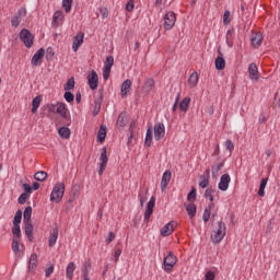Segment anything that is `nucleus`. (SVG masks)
I'll list each match as a JSON object with an SVG mask.
<instances>
[{
	"instance_id": "1",
	"label": "nucleus",
	"mask_w": 280,
	"mask_h": 280,
	"mask_svg": "<svg viewBox=\"0 0 280 280\" xmlns=\"http://www.w3.org/2000/svg\"><path fill=\"white\" fill-rule=\"evenodd\" d=\"M49 113H54L55 115H60L62 119L68 120V126L71 124V117L69 116V109H67V105L65 103H57L48 105Z\"/></svg>"
},
{
	"instance_id": "2",
	"label": "nucleus",
	"mask_w": 280,
	"mask_h": 280,
	"mask_svg": "<svg viewBox=\"0 0 280 280\" xmlns=\"http://www.w3.org/2000/svg\"><path fill=\"white\" fill-rule=\"evenodd\" d=\"M224 235H226V224L220 221L217 229L213 231V234L211 235L213 244H220V242L224 240Z\"/></svg>"
},
{
	"instance_id": "3",
	"label": "nucleus",
	"mask_w": 280,
	"mask_h": 280,
	"mask_svg": "<svg viewBox=\"0 0 280 280\" xmlns=\"http://www.w3.org/2000/svg\"><path fill=\"white\" fill-rule=\"evenodd\" d=\"M65 196V183H57L52 191L50 194V200L51 202H60L62 200V197Z\"/></svg>"
},
{
	"instance_id": "4",
	"label": "nucleus",
	"mask_w": 280,
	"mask_h": 280,
	"mask_svg": "<svg viewBox=\"0 0 280 280\" xmlns=\"http://www.w3.org/2000/svg\"><path fill=\"white\" fill-rule=\"evenodd\" d=\"M20 40L24 43L25 47H32L34 45V35H32V32L27 28H23L20 32Z\"/></svg>"
},
{
	"instance_id": "5",
	"label": "nucleus",
	"mask_w": 280,
	"mask_h": 280,
	"mask_svg": "<svg viewBox=\"0 0 280 280\" xmlns=\"http://www.w3.org/2000/svg\"><path fill=\"white\" fill-rule=\"evenodd\" d=\"M177 261L178 259L176 258V256L172 252H170L168 255L164 258L165 272H172Z\"/></svg>"
},
{
	"instance_id": "6",
	"label": "nucleus",
	"mask_w": 280,
	"mask_h": 280,
	"mask_svg": "<svg viewBox=\"0 0 280 280\" xmlns=\"http://www.w3.org/2000/svg\"><path fill=\"white\" fill-rule=\"evenodd\" d=\"M115 65V58L113 56L106 57L104 69H103V79L108 80L110 78V69Z\"/></svg>"
},
{
	"instance_id": "7",
	"label": "nucleus",
	"mask_w": 280,
	"mask_h": 280,
	"mask_svg": "<svg viewBox=\"0 0 280 280\" xmlns=\"http://www.w3.org/2000/svg\"><path fill=\"white\" fill-rule=\"evenodd\" d=\"M174 25H176V14L170 11L164 16V30H172Z\"/></svg>"
},
{
	"instance_id": "8",
	"label": "nucleus",
	"mask_w": 280,
	"mask_h": 280,
	"mask_svg": "<svg viewBox=\"0 0 280 280\" xmlns=\"http://www.w3.org/2000/svg\"><path fill=\"white\" fill-rule=\"evenodd\" d=\"M88 84L92 91H95L100 84V78L97 77V72L92 70L90 74H88Z\"/></svg>"
},
{
	"instance_id": "9",
	"label": "nucleus",
	"mask_w": 280,
	"mask_h": 280,
	"mask_svg": "<svg viewBox=\"0 0 280 280\" xmlns=\"http://www.w3.org/2000/svg\"><path fill=\"white\" fill-rule=\"evenodd\" d=\"M100 161L101 163H100L98 175L102 176L104 174V171L106 170V166L108 165V155L106 154V147L102 149Z\"/></svg>"
},
{
	"instance_id": "10",
	"label": "nucleus",
	"mask_w": 280,
	"mask_h": 280,
	"mask_svg": "<svg viewBox=\"0 0 280 280\" xmlns=\"http://www.w3.org/2000/svg\"><path fill=\"white\" fill-rule=\"evenodd\" d=\"M153 130L155 141H161L165 137V125L163 122L155 124Z\"/></svg>"
},
{
	"instance_id": "11",
	"label": "nucleus",
	"mask_w": 280,
	"mask_h": 280,
	"mask_svg": "<svg viewBox=\"0 0 280 280\" xmlns=\"http://www.w3.org/2000/svg\"><path fill=\"white\" fill-rule=\"evenodd\" d=\"M154 205H156V198L151 197L150 201L147 205V210L144 212V222H150L152 213H154Z\"/></svg>"
},
{
	"instance_id": "12",
	"label": "nucleus",
	"mask_w": 280,
	"mask_h": 280,
	"mask_svg": "<svg viewBox=\"0 0 280 280\" xmlns=\"http://www.w3.org/2000/svg\"><path fill=\"white\" fill-rule=\"evenodd\" d=\"M43 58H45V49H38L32 58L33 67H40L43 65Z\"/></svg>"
},
{
	"instance_id": "13",
	"label": "nucleus",
	"mask_w": 280,
	"mask_h": 280,
	"mask_svg": "<svg viewBox=\"0 0 280 280\" xmlns=\"http://www.w3.org/2000/svg\"><path fill=\"white\" fill-rule=\"evenodd\" d=\"M218 54L219 56L215 58V61H214L215 69L218 71H224V69L226 68V61L224 60V57H223L224 55L220 49H218Z\"/></svg>"
},
{
	"instance_id": "14",
	"label": "nucleus",
	"mask_w": 280,
	"mask_h": 280,
	"mask_svg": "<svg viewBox=\"0 0 280 280\" xmlns=\"http://www.w3.org/2000/svg\"><path fill=\"white\" fill-rule=\"evenodd\" d=\"M84 43V33L80 32L73 37L72 51H78Z\"/></svg>"
},
{
	"instance_id": "15",
	"label": "nucleus",
	"mask_w": 280,
	"mask_h": 280,
	"mask_svg": "<svg viewBox=\"0 0 280 280\" xmlns=\"http://www.w3.org/2000/svg\"><path fill=\"white\" fill-rule=\"evenodd\" d=\"M176 229V222L171 221L161 230V235L163 237H167L174 233V230Z\"/></svg>"
},
{
	"instance_id": "16",
	"label": "nucleus",
	"mask_w": 280,
	"mask_h": 280,
	"mask_svg": "<svg viewBox=\"0 0 280 280\" xmlns=\"http://www.w3.org/2000/svg\"><path fill=\"white\" fill-rule=\"evenodd\" d=\"M26 14H27V10L25 8L20 9L18 12V15H14L11 19L12 27H18L19 25H21V18L25 16Z\"/></svg>"
},
{
	"instance_id": "17",
	"label": "nucleus",
	"mask_w": 280,
	"mask_h": 280,
	"mask_svg": "<svg viewBox=\"0 0 280 280\" xmlns=\"http://www.w3.org/2000/svg\"><path fill=\"white\" fill-rule=\"evenodd\" d=\"M230 183H231V175L230 174H223L220 178L219 189L221 191H226V189H229V184Z\"/></svg>"
},
{
	"instance_id": "18",
	"label": "nucleus",
	"mask_w": 280,
	"mask_h": 280,
	"mask_svg": "<svg viewBox=\"0 0 280 280\" xmlns=\"http://www.w3.org/2000/svg\"><path fill=\"white\" fill-rule=\"evenodd\" d=\"M170 180H172V171H165L161 180L162 191H165V189H167V185H170Z\"/></svg>"
},
{
	"instance_id": "19",
	"label": "nucleus",
	"mask_w": 280,
	"mask_h": 280,
	"mask_svg": "<svg viewBox=\"0 0 280 280\" xmlns=\"http://www.w3.org/2000/svg\"><path fill=\"white\" fill-rule=\"evenodd\" d=\"M248 73H249L250 80H255V82L259 80V70L257 68V65L250 63L248 67Z\"/></svg>"
},
{
	"instance_id": "20",
	"label": "nucleus",
	"mask_w": 280,
	"mask_h": 280,
	"mask_svg": "<svg viewBox=\"0 0 280 280\" xmlns=\"http://www.w3.org/2000/svg\"><path fill=\"white\" fill-rule=\"evenodd\" d=\"M253 47L257 48L264 42V35L261 33H254L250 36Z\"/></svg>"
},
{
	"instance_id": "21",
	"label": "nucleus",
	"mask_w": 280,
	"mask_h": 280,
	"mask_svg": "<svg viewBox=\"0 0 280 280\" xmlns=\"http://www.w3.org/2000/svg\"><path fill=\"white\" fill-rule=\"evenodd\" d=\"M38 266V255L32 254L28 260V270L30 272H34Z\"/></svg>"
},
{
	"instance_id": "22",
	"label": "nucleus",
	"mask_w": 280,
	"mask_h": 280,
	"mask_svg": "<svg viewBox=\"0 0 280 280\" xmlns=\"http://www.w3.org/2000/svg\"><path fill=\"white\" fill-rule=\"evenodd\" d=\"M24 224L26 237H28V241L34 242V225H32V222H24Z\"/></svg>"
},
{
	"instance_id": "23",
	"label": "nucleus",
	"mask_w": 280,
	"mask_h": 280,
	"mask_svg": "<svg viewBox=\"0 0 280 280\" xmlns=\"http://www.w3.org/2000/svg\"><path fill=\"white\" fill-rule=\"evenodd\" d=\"M129 121L128 114L126 112H122L119 114L118 119H117V126L120 128H124V126H127Z\"/></svg>"
},
{
	"instance_id": "24",
	"label": "nucleus",
	"mask_w": 280,
	"mask_h": 280,
	"mask_svg": "<svg viewBox=\"0 0 280 280\" xmlns=\"http://www.w3.org/2000/svg\"><path fill=\"white\" fill-rule=\"evenodd\" d=\"M213 209H215V203L214 202H211L206 209H205V212H203V215H202V219H203V222H209V219L211 218V211H213Z\"/></svg>"
},
{
	"instance_id": "25",
	"label": "nucleus",
	"mask_w": 280,
	"mask_h": 280,
	"mask_svg": "<svg viewBox=\"0 0 280 280\" xmlns=\"http://www.w3.org/2000/svg\"><path fill=\"white\" fill-rule=\"evenodd\" d=\"M56 242H58V228L52 229V232L49 236L48 246L50 248L56 246Z\"/></svg>"
},
{
	"instance_id": "26",
	"label": "nucleus",
	"mask_w": 280,
	"mask_h": 280,
	"mask_svg": "<svg viewBox=\"0 0 280 280\" xmlns=\"http://www.w3.org/2000/svg\"><path fill=\"white\" fill-rule=\"evenodd\" d=\"M132 86V81L130 79H127L121 84V97H126L128 95V91H130V88Z\"/></svg>"
},
{
	"instance_id": "27",
	"label": "nucleus",
	"mask_w": 280,
	"mask_h": 280,
	"mask_svg": "<svg viewBox=\"0 0 280 280\" xmlns=\"http://www.w3.org/2000/svg\"><path fill=\"white\" fill-rule=\"evenodd\" d=\"M189 104H191L190 97L183 98V101L179 103V110H183V113H187V110L189 109Z\"/></svg>"
},
{
	"instance_id": "28",
	"label": "nucleus",
	"mask_w": 280,
	"mask_h": 280,
	"mask_svg": "<svg viewBox=\"0 0 280 280\" xmlns=\"http://www.w3.org/2000/svg\"><path fill=\"white\" fill-rule=\"evenodd\" d=\"M144 145H145L147 148H151V147H152V126H150V127L147 129Z\"/></svg>"
},
{
	"instance_id": "29",
	"label": "nucleus",
	"mask_w": 280,
	"mask_h": 280,
	"mask_svg": "<svg viewBox=\"0 0 280 280\" xmlns=\"http://www.w3.org/2000/svg\"><path fill=\"white\" fill-rule=\"evenodd\" d=\"M154 90V79H147L144 84H143V91L145 93H150V91Z\"/></svg>"
},
{
	"instance_id": "30",
	"label": "nucleus",
	"mask_w": 280,
	"mask_h": 280,
	"mask_svg": "<svg viewBox=\"0 0 280 280\" xmlns=\"http://www.w3.org/2000/svg\"><path fill=\"white\" fill-rule=\"evenodd\" d=\"M58 133L61 139H69V137H71V129H69L68 127H61L59 128Z\"/></svg>"
},
{
	"instance_id": "31",
	"label": "nucleus",
	"mask_w": 280,
	"mask_h": 280,
	"mask_svg": "<svg viewBox=\"0 0 280 280\" xmlns=\"http://www.w3.org/2000/svg\"><path fill=\"white\" fill-rule=\"evenodd\" d=\"M62 19H65V14L62 13V11H56L52 15L54 25H59Z\"/></svg>"
},
{
	"instance_id": "32",
	"label": "nucleus",
	"mask_w": 280,
	"mask_h": 280,
	"mask_svg": "<svg viewBox=\"0 0 280 280\" xmlns=\"http://www.w3.org/2000/svg\"><path fill=\"white\" fill-rule=\"evenodd\" d=\"M266 185H268V177L262 178L259 185L258 196H260L261 198L266 196V191H265Z\"/></svg>"
},
{
	"instance_id": "33",
	"label": "nucleus",
	"mask_w": 280,
	"mask_h": 280,
	"mask_svg": "<svg viewBox=\"0 0 280 280\" xmlns=\"http://www.w3.org/2000/svg\"><path fill=\"white\" fill-rule=\"evenodd\" d=\"M186 207V211L189 215L190 219H194L196 218V205L195 203H188V205H185Z\"/></svg>"
},
{
	"instance_id": "34",
	"label": "nucleus",
	"mask_w": 280,
	"mask_h": 280,
	"mask_svg": "<svg viewBox=\"0 0 280 280\" xmlns=\"http://www.w3.org/2000/svg\"><path fill=\"white\" fill-rule=\"evenodd\" d=\"M188 84L190 89L198 85V72H192L188 79Z\"/></svg>"
},
{
	"instance_id": "35",
	"label": "nucleus",
	"mask_w": 280,
	"mask_h": 280,
	"mask_svg": "<svg viewBox=\"0 0 280 280\" xmlns=\"http://www.w3.org/2000/svg\"><path fill=\"white\" fill-rule=\"evenodd\" d=\"M106 126H101L98 129L97 139L100 143H104V141H106Z\"/></svg>"
},
{
	"instance_id": "36",
	"label": "nucleus",
	"mask_w": 280,
	"mask_h": 280,
	"mask_svg": "<svg viewBox=\"0 0 280 280\" xmlns=\"http://www.w3.org/2000/svg\"><path fill=\"white\" fill-rule=\"evenodd\" d=\"M47 172L45 171H38L34 174L35 180H38L39 183H43L44 180H47Z\"/></svg>"
},
{
	"instance_id": "37",
	"label": "nucleus",
	"mask_w": 280,
	"mask_h": 280,
	"mask_svg": "<svg viewBox=\"0 0 280 280\" xmlns=\"http://www.w3.org/2000/svg\"><path fill=\"white\" fill-rule=\"evenodd\" d=\"M73 272H75V262H70L66 270L67 278L73 279Z\"/></svg>"
},
{
	"instance_id": "38",
	"label": "nucleus",
	"mask_w": 280,
	"mask_h": 280,
	"mask_svg": "<svg viewBox=\"0 0 280 280\" xmlns=\"http://www.w3.org/2000/svg\"><path fill=\"white\" fill-rule=\"evenodd\" d=\"M23 218H24V222H32V207L31 206L25 208Z\"/></svg>"
},
{
	"instance_id": "39",
	"label": "nucleus",
	"mask_w": 280,
	"mask_h": 280,
	"mask_svg": "<svg viewBox=\"0 0 280 280\" xmlns=\"http://www.w3.org/2000/svg\"><path fill=\"white\" fill-rule=\"evenodd\" d=\"M75 89V78H70L66 85H65V91H73Z\"/></svg>"
},
{
	"instance_id": "40",
	"label": "nucleus",
	"mask_w": 280,
	"mask_h": 280,
	"mask_svg": "<svg viewBox=\"0 0 280 280\" xmlns=\"http://www.w3.org/2000/svg\"><path fill=\"white\" fill-rule=\"evenodd\" d=\"M40 102H42L40 96H36V97L33 100V103H32V113H33V114L38 110V107L40 106Z\"/></svg>"
},
{
	"instance_id": "41",
	"label": "nucleus",
	"mask_w": 280,
	"mask_h": 280,
	"mask_svg": "<svg viewBox=\"0 0 280 280\" xmlns=\"http://www.w3.org/2000/svg\"><path fill=\"white\" fill-rule=\"evenodd\" d=\"M73 5V0H62V8L65 12L69 14L71 12V7Z\"/></svg>"
},
{
	"instance_id": "42",
	"label": "nucleus",
	"mask_w": 280,
	"mask_h": 280,
	"mask_svg": "<svg viewBox=\"0 0 280 280\" xmlns=\"http://www.w3.org/2000/svg\"><path fill=\"white\" fill-rule=\"evenodd\" d=\"M222 167H224V162H221V163L212 166V176H213V178H215V176H218V174L220 173Z\"/></svg>"
},
{
	"instance_id": "43",
	"label": "nucleus",
	"mask_w": 280,
	"mask_h": 280,
	"mask_svg": "<svg viewBox=\"0 0 280 280\" xmlns=\"http://www.w3.org/2000/svg\"><path fill=\"white\" fill-rule=\"evenodd\" d=\"M199 187H201V189H207V187H209V177L201 175L200 182H199Z\"/></svg>"
},
{
	"instance_id": "44",
	"label": "nucleus",
	"mask_w": 280,
	"mask_h": 280,
	"mask_svg": "<svg viewBox=\"0 0 280 280\" xmlns=\"http://www.w3.org/2000/svg\"><path fill=\"white\" fill-rule=\"evenodd\" d=\"M100 110H102V101L101 100H96L94 102V109H93V116H97L100 115Z\"/></svg>"
},
{
	"instance_id": "45",
	"label": "nucleus",
	"mask_w": 280,
	"mask_h": 280,
	"mask_svg": "<svg viewBox=\"0 0 280 280\" xmlns=\"http://www.w3.org/2000/svg\"><path fill=\"white\" fill-rule=\"evenodd\" d=\"M21 220H23V212L18 210L14 215L13 225H19Z\"/></svg>"
},
{
	"instance_id": "46",
	"label": "nucleus",
	"mask_w": 280,
	"mask_h": 280,
	"mask_svg": "<svg viewBox=\"0 0 280 280\" xmlns=\"http://www.w3.org/2000/svg\"><path fill=\"white\" fill-rule=\"evenodd\" d=\"M12 234L14 238L19 240L21 237V225H13L12 228Z\"/></svg>"
},
{
	"instance_id": "47",
	"label": "nucleus",
	"mask_w": 280,
	"mask_h": 280,
	"mask_svg": "<svg viewBox=\"0 0 280 280\" xmlns=\"http://www.w3.org/2000/svg\"><path fill=\"white\" fill-rule=\"evenodd\" d=\"M196 196H197L196 195V187H191V190H190V192L187 196L188 202H195Z\"/></svg>"
},
{
	"instance_id": "48",
	"label": "nucleus",
	"mask_w": 280,
	"mask_h": 280,
	"mask_svg": "<svg viewBox=\"0 0 280 280\" xmlns=\"http://www.w3.org/2000/svg\"><path fill=\"white\" fill-rule=\"evenodd\" d=\"M27 198H30V195H27V192H23L18 199L19 205H25V202H27Z\"/></svg>"
},
{
	"instance_id": "49",
	"label": "nucleus",
	"mask_w": 280,
	"mask_h": 280,
	"mask_svg": "<svg viewBox=\"0 0 280 280\" xmlns=\"http://www.w3.org/2000/svg\"><path fill=\"white\" fill-rule=\"evenodd\" d=\"M12 250L13 253H21V249L19 248V238H13L12 241Z\"/></svg>"
},
{
	"instance_id": "50",
	"label": "nucleus",
	"mask_w": 280,
	"mask_h": 280,
	"mask_svg": "<svg viewBox=\"0 0 280 280\" xmlns=\"http://www.w3.org/2000/svg\"><path fill=\"white\" fill-rule=\"evenodd\" d=\"M66 102H73V100H75V96L73 95V93L66 91L65 95H63Z\"/></svg>"
},
{
	"instance_id": "51",
	"label": "nucleus",
	"mask_w": 280,
	"mask_h": 280,
	"mask_svg": "<svg viewBox=\"0 0 280 280\" xmlns=\"http://www.w3.org/2000/svg\"><path fill=\"white\" fill-rule=\"evenodd\" d=\"M91 272V260H86L83 265V275Z\"/></svg>"
},
{
	"instance_id": "52",
	"label": "nucleus",
	"mask_w": 280,
	"mask_h": 280,
	"mask_svg": "<svg viewBox=\"0 0 280 280\" xmlns=\"http://www.w3.org/2000/svg\"><path fill=\"white\" fill-rule=\"evenodd\" d=\"M223 23L229 25L231 23V11H225L223 14Z\"/></svg>"
},
{
	"instance_id": "53",
	"label": "nucleus",
	"mask_w": 280,
	"mask_h": 280,
	"mask_svg": "<svg viewBox=\"0 0 280 280\" xmlns=\"http://www.w3.org/2000/svg\"><path fill=\"white\" fill-rule=\"evenodd\" d=\"M213 190L211 188L206 189L205 198H209L210 202H213Z\"/></svg>"
},
{
	"instance_id": "54",
	"label": "nucleus",
	"mask_w": 280,
	"mask_h": 280,
	"mask_svg": "<svg viewBox=\"0 0 280 280\" xmlns=\"http://www.w3.org/2000/svg\"><path fill=\"white\" fill-rule=\"evenodd\" d=\"M127 12H132L135 10V0H129L126 4Z\"/></svg>"
},
{
	"instance_id": "55",
	"label": "nucleus",
	"mask_w": 280,
	"mask_h": 280,
	"mask_svg": "<svg viewBox=\"0 0 280 280\" xmlns=\"http://www.w3.org/2000/svg\"><path fill=\"white\" fill-rule=\"evenodd\" d=\"M225 148H226V150H229V152H233V150L235 149V145L233 144V142L231 140H226Z\"/></svg>"
},
{
	"instance_id": "56",
	"label": "nucleus",
	"mask_w": 280,
	"mask_h": 280,
	"mask_svg": "<svg viewBox=\"0 0 280 280\" xmlns=\"http://www.w3.org/2000/svg\"><path fill=\"white\" fill-rule=\"evenodd\" d=\"M205 280H215V273H213V271H208L205 276Z\"/></svg>"
},
{
	"instance_id": "57",
	"label": "nucleus",
	"mask_w": 280,
	"mask_h": 280,
	"mask_svg": "<svg viewBox=\"0 0 280 280\" xmlns=\"http://www.w3.org/2000/svg\"><path fill=\"white\" fill-rule=\"evenodd\" d=\"M54 273V265H50L48 268L45 270V277H51Z\"/></svg>"
},
{
	"instance_id": "58",
	"label": "nucleus",
	"mask_w": 280,
	"mask_h": 280,
	"mask_svg": "<svg viewBox=\"0 0 280 280\" xmlns=\"http://www.w3.org/2000/svg\"><path fill=\"white\" fill-rule=\"evenodd\" d=\"M23 189H24V194H27L30 196V194H32V186L30 184H23Z\"/></svg>"
},
{
	"instance_id": "59",
	"label": "nucleus",
	"mask_w": 280,
	"mask_h": 280,
	"mask_svg": "<svg viewBox=\"0 0 280 280\" xmlns=\"http://www.w3.org/2000/svg\"><path fill=\"white\" fill-rule=\"evenodd\" d=\"M120 255H121V248L116 249L115 255H114L115 261H119Z\"/></svg>"
},
{
	"instance_id": "60",
	"label": "nucleus",
	"mask_w": 280,
	"mask_h": 280,
	"mask_svg": "<svg viewBox=\"0 0 280 280\" xmlns=\"http://www.w3.org/2000/svg\"><path fill=\"white\" fill-rule=\"evenodd\" d=\"M266 121H268V118L266 117V115L261 114L258 119V124H266Z\"/></svg>"
},
{
	"instance_id": "61",
	"label": "nucleus",
	"mask_w": 280,
	"mask_h": 280,
	"mask_svg": "<svg viewBox=\"0 0 280 280\" xmlns=\"http://www.w3.org/2000/svg\"><path fill=\"white\" fill-rule=\"evenodd\" d=\"M113 240H115V233L109 232V236H108V238L106 240V244H110V242H113Z\"/></svg>"
},
{
	"instance_id": "62",
	"label": "nucleus",
	"mask_w": 280,
	"mask_h": 280,
	"mask_svg": "<svg viewBox=\"0 0 280 280\" xmlns=\"http://www.w3.org/2000/svg\"><path fill=\"white\" fill-rule=\"evenodd\" d=\"M75 102H77L78 104H80V102H82V94H81L80 92H78V93L75 94Z\"/></svg>"
},
{
	"instance_id": "63",
	"label": "nucleus",
	"mask_w": 280,
	"mask_h": 280,
	"mask_svg": "<svg viewBox=\"0 0 280 280\" xmlns=\"http://www.w3.org/2000/svg\"><path fill=\"white\" fill-rule=\"evenodd\" d=\"M33 189L36 191L38 189H40V184L38 182H34L33 183Z\"/></svg>"
},
{
	"instance_id": "64",
	"label": "nucleus",
	"mask_w": 280,
	"mask_h": 280,
	"mask_svg": "<svg viewBox=\"0 0 280 280\" xmlns=\"http://www.w3.org/2000/svg\"><path fill=\"white\" fill-rule=\"evenodd\" d=\"M147 200H148V197L140 196V206L143 207V205H145Z\"/></svg>"
}]
</instances>
